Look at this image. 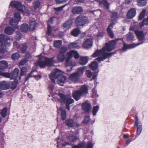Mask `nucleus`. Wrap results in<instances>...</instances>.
<instances>
[{"instance_id": "obj_39", "label": "nucleus", "mask_w": 148, "mask_h": 148, "mask_svg": "<svg viewBox=\"0 0 148 148\" xmlns=\"http://www.w3.org/2000/svg\"><path fill=\"white\" fill-rule=\"evenodd\" d=\"M18 83V80L17 79H14L13 82H12L10 88L12 90L14 89L16 87Z\"/></svg>"}, {"instance_id": "obj_61", "label": "nucleus", "mask_w": 148, "mask_h": 148, "mask_svg": "<svg viewBox=\"0 0 148 148\" xmlns=\"http://www.w3.org/2000/svg\"><path fill=\"white\" fill-rule=\"evenodd\" d=\"M86 73L87 76L89 77L90 78L91 77L92 75V73L91 71L89 70H86Z\"/></svg>"}, {"instance_id": "obj_47", "label": "nucleus", "mask_w": 148, "mask_h": 148, "mask_svg": "<svg viewBox=\"0 0 148 148\" xmlns=\"http://www.w3.org/2000/svg\"><path fill=\"white\" fill-rule=\"evenodd\" d=\"M72 52V50L66 53V60H70L71 58L73 56Z\"/></svg>"}, {"instance_id": "obj_54", "label": "nucleus", "mask_w": 148, "mask_h": 148, "mask_svg": "<svg viewBox=\"0 0 148 148\" xmlns=\"http://www.w3.org/2000/svg\"><path fill=\"white\" fill-rule=\"evenodd\" d=\"M98 95L97 93L96 90L94 88L92 90V97L93 98H96L98 97Z\"/></svg>"}, {"instance_id": "obj_5", "label": "nucleus", "mask_w": 148, "mask_h": 148, "mask_svg": "<svg viewBox=\"0 0 148 148\" xmlns=\"http://www.w3.org/2000/svg\"><path fill=\"white\" fill-rule=\"evenodd\" d=\"M54 57L48 58L47 57H40L37 61V64L40 68H44L46 66H54L55 62Z\"/></svg>"}, {"instance_id": "obj_1", "label": "nucleus", "mask_w": 148, "mask_h": 148, "mask_svg": "<svg viewBox=\"0 0 148 148\" xmlns=\"http://www.w3.org/2000/svg\"><path fill=\"white\" fill-rule=\"evenodd\" d=\"M121 40H122V38L120 39L118 38L110 41L108 43H106L105 46L101 49L95 51L92 55V56L95 58L98 56H100L96 59V60L99 62L106 58H109L113 54H114L115 52L108 53L106 51L110 52L113 50L115 47L116 41Z\"/></svg>"}, {"instance_id": "obj_20", "label": "nucleus", "mask_w": 148, "mask_h": 148, "mask_svg": "<svg viewBox=\"0 0 148 148\" xmlns=\"http://www.w3.org/2000/svg\"><path fill=\"white\" fill-rule=\"evenodd\" d=\"M136 8H132L130 9L128 11L127 14V17L129 19L132 18L136 14Z\"/></svg>"}, {"instance_id": "obj_64", "label": "nucleus", "mask_w": 148, "mask_h": 148, "mask_svg": "<svg viewBox=\"0 0 148 148\" xmlns=\"http://www.w3.org/2000/svg\"><path fill=\"white\" fill-rule=\"evenodd\" d=\"M142 21L145 25H148V20L146 18L144 19Z\"/></svg>"}, {"instance_id": "obj_62", "label": "nucleus", "mask_w": 148, "mask_h": 148, "mask_svg": "<svg viewBox=\"0 0 148 148\" xmlns=\"http://www.w3.org/2000/svg\"><path fill=\"white\" fill-rule=\"evenodd\" d=\"M13 45L14 47H15L18 48H20V45L18 44V42H17L16 41H14Z\"/></svg>"}, {"instance_id": "obj_41", "label": "nucleus", "mask_w": 148, "mask_h": 148, "mask_svg": "<svg viewBox=\"0 0 148 148\" xmlns=\"http://www.w3.org/2000/svg\"><path fill=\"white\" fill-rule=\"evenodd\" d=\"M62 43L61 40H56L54 43V46L56 48H59L62 45Z\"/></svg>"}, {"instance_id": "obj_60", "label": "nucleus", "mask_w": 148, "mask_h": 148, "mask_svg": "<svg viewBox=\"0 0 148 148\" xmlns=\"http://www.w3.org/2000/svg\"><path fill=\"white\" fill-rule=\"evenodd\" d=\"M51 26L49 24H48L47 25V34L50 35L51 34Z\"/></svg>"}, {"instance_id": "obj_38", "label": "nucleus", "mask_w": 148, "mask_h": 148, "mask_svg": "<svg viewBox=\"0 0 148 148\" xmlns=\"http://www.w3.org/2000/svg\"><path fill=\"white\" fill-rule=\"evenodd\" d=\"M99 107V105L94 106L92 110V113L94 116L96 115L98 111Z\"/></svg>"}, {"instance_id": "obj_36", "label": "nucleus", "mask_w": 148, "mask_h": 148, "mask_svg": "<svg viewBox=\"0 0 148 148\" xmlns=\"http://www.w3.org/2000/svg\"><path fill=\"white\" fill-rule=\"evenodd\" d=\"M21 28L22 32H25L28 31L29 26L27 24L24 23L21 26Z\"/></svg>"}, {"instance_id": "obj_6", "label": "nucleus", "mask_w": 148, "mask_h": 148, "mask_svg": "<svg viewBox=\"0 0 148 148\" xmlns=\"http://www.w3.org/2000/svg\"><path fill=\"white\" fill-rule=\"evenodd\" d=\"M3 43L7 46H10L11 44L10 38L8 36L0 34V53L5 52V50L4 49Z\"/></svg>"}, {"instance_id": "obj_55", "label": "nucleus", "mask_w": 148, "mask_h": 148, "mask_svg": "<svg viewBox=\"0 0 148 148\" xmlns=\"http://www.w3.org/2000/svg\"><path fill=\"white\" fill-rule=\"evenodd\" d=\"M61 114L62 119L63 120H65L66 117V111L65 110L62 111L61 112Z\"/></svg>"}, {"instance_id": "obj_24", "label": "nucleus", "mask_w": 148, "mask_h": 148, "mask_svg": "<svg viewBox=\"0 0 148 148\" xmlns=\"http://www.w3.org/2000/svg\"><path fill=\"white\" fill-rule=\"evenodd\" d=\"M92 45V41L91 39L90 38L87 39L83 44L84 48H87L91 47Z\"/></svg>"}, {"instance_id": "obj_51", "label": "nucleus", "mask_w": 148, "mask_h": 148, "mask_svg": "<svg viewBox=\"0 0 148 148\" xmlns=\"http://www.w3.org/2000/svg\"><path fill=\"white\" fill-rule=\"evenodd\" d=\"M7 109L6 108H3L1 110V114L3 118H5L7 115Z\"/></svg>"}, {"instance_id": "obj_30", "label": "nucleus", "mask_w": 148, "mask_h": 148, "mask_svg": "<svg viewBox=\"0 0 148 148\" xmlns=\"http://www.w3.org/2000/svg\"><path fill=\"white\" fill-rule=\"evenodd\" d=\"M19 21L14 18L11 19L10 21V24L12 26L16 27L18 26V22Z\"/></svg>"}, {"instance_id": "obj_22", "label": "nucleus", "mask_w": 148, "mask_h": 148, "mask_svg": "<svg viewBox=\"0 0 148 148\" xmlns=\"http://www.w3.org/2000/svg\"><path fill=\"white\" fill-rule=\"evenodd\" d=\"M83 8L81 6H76L74 7L72 10V12L73 14H80L83 12Z\"/></svg>"}, {"instance_id": "obj_58", "label": "nucleus", "mask_w": 148, "mask_h": 148, "mask_svg": "<svg viewBox=\"0 0 148 148\" xmlns=\"http://www.w3.org/2000/svg\"><path fill=\"white\" fill-rule=\"evenodd\" d=\"M16 39L18 40H20L22 38V34L19 32H16Z\"/></svg>"}, {"instance_id": "obj_32", "label": "nucleus", "mask_w": 148, "mask_h": 148, "mask_svg": "<svg viewBox=\"0 0 148 148\" xmlns=\"http://www.w3.org/2000/svg\"><path fill=\"white\" fill-rule=\"evenodd\" d=\"M7 62L5 60L0 61V69H3L7 68L8 66ZM0 72H1L0 71Z\"/></svg>"}, {"instance_id": "obj_16", "label": "nucleus", "mask_w": 148, "mask_h": 148, "mask_svg": "<svg viewBox=\"0 0 148 148\" xmlns=\"http://www.w3.org/2000/svg\"><path fill=\"white\" fill-rule=\"evenodd\" d=\"M37 71L36 70L32 71L28 75L27 77H26L25 80V82H26L29 79L33 77H34L37 80H38L41 77V76L39 75H37Z\"/></svg>"}, {"instance_id": "obj_46", "label": "nucleus", "mask_w": 148, "mask_h": 148, "mask_svg": "<svg viewBox=\"0 0 148 148\" xmlns=\"http://www.w3.org/2000/svg\"><path fill=\"white\" fill-rule=\"evenodd\" d=\"M90 120V116L89 115L85 116L84 121L82 122L83 124H86L89 123Z\"/></svg>"}, {"instance_id": "obj_33", "label": "nucleus", "mask_w": 148, "mask_h": 148, "mask_svg": "<svg viewBox=\"0 0 148 148\" xmlns=\"http://www.w3.org/2000/svg\"><path fill=\"white\" fill-rule=\"evenodd\" d=\"M118 14L117 12H113L111 15V20L112 21L116 22L118 18Z\"/></svg>"}, {"instance_id": "obj_35", "label": "nucleus", "mask_w": 148, "mask_h": 148, "mask_svg": "<svg viewBox=\"0 0 148 148\" xmlns=\"http://www.w3.org/2000/svg\"><path fill=\"white\" fill-rule=\"evenodd\" d=\"M147 0H138L137 5L139 7H143L146 5Z\"/></svg>"}, {"instance_id": "obj_25", "label": "nucleus", "mask_w": 148, "mask_h": 148, "mask_svg": "<svg viewBox=\"0 0 148 148\" xmlns=\"http://www.w3.org/2000/svg\"><path fill=\"white\" fill-rule=\"evenodd\" d=\"M15 31V29L10 26L6 27L4 30V33L8 35H11Z\"/></svg>"}, {"instance_id": "obj_49", "label": "nucleus", "mask_w": 148, "mask_h": 148, "mask_svg": "<svg viewBox=\"0 0 148 148\" xmlns=\"http://www.w3.org/2000/svg\"><path fill=\"white\" fill-rule=\"evenodd\" d=\"M67 47H62L60 48L59 51L60 53L65 54L67 51Z\"/></svg>"}, {"instance_id": "obj_28", "label": "nucleus", "mask_w": 148, "mask_h": 148, "mask_svg": "<svg viewBox=\"0 0 148 148\" xmlns=\"http://www.w3.org/2000/svg\"><path fill=\"white\" fill-rule=\"evenodd\" d=\"M36 22L35 20L33 18L30 21V29L31 31L33 30L35 28L36 25Z\"/></svg>"}, {"instance_id": "obj_21", "label": "nucleus", "mask_w": 148, "mask_h": 148, "mask_svg": "<svg viewBox=\"0 0 148 148\" xmlns=\"http://www.w3.org/2000/svg\"><path fill=\"white\" fill-rule=\"evenodd\" d=\"M66 137L67 140L71 142H75L77 139V137L73 132H71L68 134Z\"/></svg>"}, {"instance_id": "obj_12", "label": "nucleus", "mask_w": 148, "mask_h": 148, "mask_svg": "<svg viewBox=\"0 0 148 148\" xmlns=\"http://www.w3.org/2000/svg\"><path fill=\"white\" fill-rule=\"evenodd\" d=\"M10 5L16 8L18 11L23 12V5H22L21 3L19 1H12L10 2Z\"/></svg>"}, {"instance_id": "obj_23", "label": "nucleus", "mask_w": 148, "mask_h": 148, "mask_svg": "<svg viewBox=\"0 0 148 148\" xmlns=\"http://www.w3.org/2000/svg\"><path fill=\"white\" fill-rule=\"evenodd\" d=\"M9 83L5 81H3L0 83V90H5L8 89L9 88Z\"/></svg>"}, {"instance_id": "obj_27", "label": "nucleus", "mask_w": 148, "mask_h": 148, "mask_svg": "<svg viewBox=\"0 0 148 148\" xmlns=\"http://www.w3.org/2000/svg\"><path fill=\"white\" fill-rule=\"evenodd\" d=\"M88 59L87 57H82L80 58L79 63L82 65H84L88 62Z\"/></svg>"}, {"instance_id": "obj_7", "label": "nucleus", "mask_w": 148, "mask_h": 148, "mask_svg": "<svg viewBox=\"0 0 148 148\" xmlns=\"http://www.w3.org/2000/svg\"><path fill=\"white\" fill-rule=\"evenodd\" d=\"M88 92V88L87 86L85 85L82 86L79 90L74 91L73 93V96L74 98L76 101L79 100L81 97L86 95Z\"/></svg>"}, {"instance_id": "obj_40", "label": "nucleus", "mask_w": 148, "mask_h": 148, "mask_svg": "<svg viewBox=\"0 0 148 148\" xmlns=\"http://www.w3.org/2000/svg\"><path fill=\"white\" fill-rule=\"evenodd\" d=\"M126 37L127 40L128 41H132L134 39L133 34L132 33H129L126 35Z\"/></svg>"}, {"instance_id": "obj_11", "label": "nucleus", "mask_w": 148, "mask_h": 148, "mask_svg": "<svg viewBox=\"0 0 148 148\" xmlns=\"http://www.w3.org/2000/svg\"><path fill=\"white\" fill-rule=\"evenodd\" d=\"M93 145L92 142L88 141L86 143L83 141L78 145H74L72 147V148H93Z\"/></svg>"}, {"instance_id": "obj_10", "label": "nucleus", "mask_w": 148, "mask_h": 148, "mask_svg": "<svg viewBox=\"0 0 148 148\" xmlns=\"http://www.w3.org/2000/svg\"><path fill=\"white\" fill-rule=\"evenodd\" d=\"M87 18L83 15H79L75 20L76 24L78 26H82L88 23Z\"/></svg>"}, {"instance_id": "obj_14", "label": "nucleus", "mask_w": 148, "mask_h": 148, "mask_svg": "<svg viewBox=\"0 0 148 148\" xmlns=\"http://www.w3.org/2000/svg\"><path fill=\"white\" fill-rule=\"evenodd\" d=\"M56 139V140L57 141V146L58 148H64L66 146L70 145V144L69 143L61 139L59 137H58Z\"/></svg>"}, {"instance_id": "obj_17", "label": "nucleus", "mask_w": 148, "mask_h": 148, "mask_svg": "<svg viewBox=\"0 0 148 148\" xmlns=\"http://www.w3.org/2000/svg\"><path fill=\"white\" fill-rule=\"evenodd\" d=\"M82 108L86 113L89 114L91 108V104L88 101H86L82 103Z\"/></svg>"}, {"instance_id": "obj_43", "label": "nucleus", "mask_w": 148, "mask_h": 148, "mask_svg": "<svg viewBox=\"0 0 148 148\" xmlns=\"http://www.w3.org/2000/svg\"><path fill=\"white\" fill-rule=\"evenodd\" d=\"M146 12V10L145 9H143L142 10L138 16V20H139L141 21L145 15Z\"/></svg>"}, {"instance_id": "obj_56", "label": "nucleus", "mask_w": 148, "mask_h": 148, "mask_svg": "<svg viewBox=\"0 0 148 148\" xmlns=\"http://www.w3.org/2000/svg\"><path fill=\"white\" fill-rule=\"evenodd\" d=\"M28 61V60L27 59L24 58L20 61L19 63V64L20 65H23Z\"/></svg>"}, {"instance_id": "obj_48", "label": "nucleus", "mask_w": 148, "mask_h": 148, "mask_svg": "<svg viewBox=\"0 0 148 148\" xmlns=\"http://www.w3.org/2000/svg\"><path fill=\"white\" fill-rule=\"evenodd\" d=\"M19 57V53L18 52L13 53L11 56V58L12 59L15 60L18 59Z\"/></svg>"}, {"instance_id": "obj_59", "label": "nucleus", "mask_w": 148, "mask_h": 148, "mask_svg": "<svg viewBox=\"0 0 148 148\" xmlns=\"http://www.w3.org/2000/svg\"><path fill=\"white\" fill-rule=\"evenodd\" d=\"M66 6V5H64L59 7L55 8H54V9L56 11H61L62 10L63 8H64Z\"/></svg>"}, {"instance_id": "obj_63", "label": "nucleus", "mask_w": 148, "mask_h": 148, "mask_svg": "<svg viewBox=\"0 0 148 148\" xmlns=\"http://www.w3.org/2000/svg\"><path fill=\"white\" fill-rule=\"evenodd\" d=\"M3 58L4 59H7L10 57V54L9 53L6 52L3 54Z\"/></svg>"}, {"instance_id": "obj_2", "label": "nucleus", "mask_w": 148, "mask_h": 148, "mask_svg": "<svg viewBox=\"0 0 148 148\" xmlns=\"http://www.w3.org/2000/svg\"><path fill=\"white\" fill-rule=\"evenodd\" d=\"M135 33L139 42L136 44L133 43L131 44H127L123 43V47L122 49L123 51H125L128 49L134 48L145 42L144 40L145 36L143 31L136 30L135 31Z\"/></svg>"}, {"instance_id": "obj_9", "label": "nucleus", "mask_w": 148, "mask_h": 148, "mask_svg": "<svg viewBox=\"0 0 148 148\" xmlns=\"http://www.w3.org/2000/svg\"><path fill=\"white\" fill-rule=\"evenodd\" d=\"M18 69L15 68L12 73L0 72V76H2L7 78H10L11 79H16L18 77Z\"/></svg>"}, {"instance_id": "obj_45", "label": "nucleus", "mask_w": 148, "mask_h": 148, "mask_svg": "<svg viewBox=\"0 0 148 148\" xmlns=\"http://www.w3.org/2000/svg\"><path fill=\"white\" fill-rule=\"evenodd\" d=\"M14 19L20 21L21 19V17L20 15V14L19 12H16L14 13Z\"/></svg>"}, {"instance_id": "obj_18", "label": "nucleus", "mask_w": 148, "mask_h": 148, "mask_svg": "<svg viewBox=\"0 0 148 148\" xmlns=\"http://www.w3.org/2000/svg\"><path fill=\"white\" fill-rule=\"evenodd\" d=\"M115 23H116L114 22L112 23H110L109 24L107 29L108 33L110 37L112 38H113L114 36V33L112 29L113 28L114 25H115Z\"/></svg>"}, {"instance_id": "obj_34", "label": "nucleus", "mask_w": 148, "mask_h": 148, "mask_svg": "<svg viewBox=\"0 0 148 148\" xmlns=\"http://www.w3.org/2000/svg\"><path fill=\"white\" fill-rule=\"evenodd\" d=\"M89 66L92 70H96L98 67V64L97 61H95L93 62L89 65Z\"/></svg>"}, {"instance_id": "obj_8", "label": "nucleus", "mask_w": 148, "mask_h": 148, "mask_svg": "<svg viewBox=\"0 0 148 148\" xmlns=\"http://www.w3.org/2000/svg\"><path fill=\"white\" fill-rule=\"evenodd\" d=\"M85 69L84 67H79L77 71L70 75L69 76V79L74 83H76L79 79L80 77L82 75Z\"/></svg>"}, {"instance_id": "obj_26", "label": "nucleus", "mask_w": 148, "mask_h": 148, "mask_svg": "<svg viewBox=\"0 0 148 148\" xmlns=\"http://www.w3.org/2000/svg\"><path fill=\"white\" fill-rule=\"evenodd\" d=\"M73 23V21L71 20H69L64 23L63 25L64 29L66 30L70 28Z\"/></svg>"}, {"instance_id": "obj_4", "label": "nucleus", "mask_w": 148, "mask_h": 148, "mask_svg": "<svg viewBox=\"0 0 148 148\" xmlns=\"http://www.w3.org/2000/svg\"><path fill=\"white\" fill-rule=\"evenodd\" d=\"M58 95L60 97V98L57 99L58 101L60 103H65L66 109L69 110H70V105L74 103V100L71 98L70 95H64L60 93L58 94Z\"/></svg>"}, {"instance_id": "obj_31", "label": "nucleus", "mask_w": 148, "mask_h": 148, "mask_svg": "<svg viewBox=\"0 0 148 148\" xmlns=\"http://www.w3.org/2000/svg\"><path fill=\"white\" fill-rule=\"evenodd\" d=\"M68 48L70 49H79V47L78 45V43L77 42L71 43L68 45Z\"/></svg>"}, {"instance_id": "obj_50", "label": "nucleus", "mask_w": 148, "mask_h": 148, "mask_svg": "<svg viewBox=\"0 0 148 148\" xmlns=\"http://www.w3.org/2000/svg\"><path fill=\"white\" fill-rule=\"evenodd\" d=\"M27 69L25 67H23L21 69L20 75L21 76H23L25 75L27 72Z\"/></svg>"}, {"instance_id": "obj_13", "label": "nucleus", "mask_w": 148, "mask_h": 148, "mask_svg": "<svg viewBox=\"0 0 148 148\" xmlns=\"http://www.w3.org/2000/svg\"><path fill=\"white\" fill-rule=\"evenodd\" d=\"M135 119L134 125L137 127L136 133L138 135H139L140 134L142 130V124L140 121H138V117L136 115L135 116Z\"/></svg>"}, {"instance_id": "obj_57", "label": "nucleus", "mask_w": 148, "mask_h": 148, "mask_svg": "<svg viewBox=\"0 0 148 148\" xmlns=\"http://www.w3.org/2000/svg\"><path fill=\"white\" fill-rule=\"evenodd\" d=\"M40 5V3L39 1H35L34 3V7L35 9L39 8Z\"/></svg>"}, {"instance_id": "obj_19", "label": "nucleus", "mask_w": 148, "mask_h": 148, "mask_svg": "<svg viewBox=\"0 0 148 148\" xmlns=\"http://www.w3.org/2000/svg\"><path fill=\"white\" fill-rule=\"evenodd\" d=\"M66 71L69 72L71 71L75 65V63L74 62L70 60H66Z\"/></svg>"}, {"instance_id": "obj_44", "label": "nucleus", "mask_w": 148, "mask_h": 148, "mask_svg": "<svg viewBox=\"0 0 148 148\" xmlns=\"http://www.w3.org/2000/svg\"><path fill=\"white\" fill-rule=\"evenodd\" d=\"M80 30L78 28L74 29L71 32L72 35L74 36H77L80 33Z\"/></svg>"}, {"instance_id": "obj_52", "label": "nucleus", "mask_w": 148, "mask_h": 148, "mask_svg": "<svg viewBox=\"0 0 148 148\" xmlns=\"http://www.w3.org/2000/svg\"><path fill=\"white\" fill-rule=\"evenodd\" d=\"M72 55H73L75 58L76 59L79 58V55L77 51L73 50H72Z\"/></svg>"}, {"instance_id": "obj_3", "label": "nucleus", "mask_w": 148, "mask_h": 148, "mask_svg": "<svg viewBox=\"0 0 148 148\" xmlns=\"http://www.w3.org/2000/svg\"><path fill=\"white\" fill-rule=\"evenodd\" d=\"M49 76L52 82L54 83L57 80L58 83L61 86L63 85L66 79V77L60 73V70L58 69L53 70Z\"/></svg>"}, {"instance_id": "obj_53", "label": "nucleus", "mask_w": 148, "mask_h": 148, "mask_svg": "<svg viewBox=\"0 0 148 148\" xmlns=\"http://www.w3.org/2000/svg\"><path fill=\"white\" fill-rule=\"evenodd\" d=\"M102 3L103 6L106 8L107 9H108L109 7V4L107 0H103Z\"/></svg>"}, {"instance_id": "obj_29", "label": "nucleus", "mask_w": 148, "mask_h": 148, "mask_svg": "<svg viewBox=\"0 0 148 148\" xmlns=\"http://www.w3.org/2000/svg\"><path fill=\"white\" fill-rule=\"evenodd\" d=\"M58 60L60 62H62L65 59L64 54L60 53L57 56Z\"/></svg>"}, {"instance_id": "obj_42", "label": "nucleus", "mask_w": 148, "mask_h": 148, "mask_svg": "<svg viewBox=\"0 0 148 148\" xmlns=\"http://www.w3.org/2000/svg\"><path fill=\"white\" fill-rule=\"evenodd\" d=\"M146 12V10L145 9H143L142 10L138 16V20H139L141 21L145 15Z\"/></svg>"}, {"instance_id": "obj_15", "label": "nucleus", "mask_w": 148, "mask_h": 148, "mask_svg": "<svg viewBox=\"0 0 148 148\" xmlns=\"http://www.w3.org/2000/svg\"><path fill=\"white\" fill-rule=\"evenodd\" d=\"M65 123L69 128H74L79 126V124L78 123L75 122L74 120L71 119L66 120L65 121Z\"/></svg>"}, {"instance_id": "obj_37", "label": "nucleus", "mask_w": 148, "mask_h": 148, "mask_svg": "<svg viewBox=\"0 0 148 148\" xmlns=\"http://www.w3.org/2000/svg\"><path fill=\"white\" fill-rule=\"evenodd\" d=\"M27 46L25 43H24L20 46V49L22 53H24L26 51L27 48Z\"/></svg>"}]
</instances>
